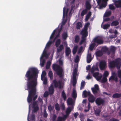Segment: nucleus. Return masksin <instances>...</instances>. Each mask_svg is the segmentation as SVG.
<instances>
[{
  "mask_svg": "<svg viewBox=\"0 0 121 121\" xmlns=\"http://www.w3.org/2000/svg\"><path fill=\"white\" fill-rule=\"evenodd\" d=\"M48 75L50 79H52L53 78V73L52 71H49Z\"/></svg>",
  "mask_w": 121,
  "mask_h": 121,
  "instance_id": "nucleus-48",
  "label": "nucleus"
},
{
  "mask_svg": "<svg viewBox=\"0 0 121 121\" xmlns=\"http://www.w3.org/2000/svg\"><path fill=\"white\" fill-rule=\"evenodd\" d=\"M61 96L63 98L64 101H65L66 99V95L65 94L64 91H63L62 92Z\"/></svg>",
  "mask_w": 121,
  "mask_h": 121,
  "instance_id": "nucleus-27",
  "label": "nucleus"
},
{
  "mask_svg": "<svg viewBox=\"0 0 121 121\" xmlns=\"http://www.w3.org/2000/svg\"><path fill=\"white\" fill-rule=\"evenodd\" d=\"M102 49L104 52L106 53L108 51V49L106 46H104L102 47Z\"/></svg>",
  "mask_w": 121,
  "mask_h": 121,
  "instance_id": "nucleus-42",
  "label": "nucleus"
},
{
  "mask_svg": "<svg viewBox=\"0 0 121 121\" xmlns=\"http://www.w3.org/2000/svg\"><path fill=\"white\" fill-rule=\"evenodd\" d=\"M64 115L63 117H58L57 120L58 121H63L67 118Z\"/></svg>",
  "mask_w": 121,
  "mask_h": 121,
  "instance_id": "nucleus-22",
  "label": "nucleus"
},
{
  "mask_svg": "<svg viewBox=\"0 0 121 121\" xmlns=\"http://www.w3.org/2000/svg\"><path fill=\"white\" fill-rule=\"evenodd\" d=\"M121 66V60L119 58H118L115 60L110 61L108 64V66L112 69L116 67L117 69H120Z\"/></svg>",
  "mask_w": 121,
  "mask_h": 121,
  "instance_id": "nucleus-2",
  "label": "nucleus"
},
{
  "mask_svg": "<svg viewBox=\"0 0 121 121\" xmlns=\"http://www.w3.org/2000/svg\"><path fill=\"white\" fill-rule=\"evenodd\" d=\"M93 76L95 78H96L98 76L99 73V72H96L93 73Z\"/></svg>",
  "mask_w": 121,
  "mask_h": 121,
  "instance_id": "nucleus-57",
  "label": "nucleus"
},
{
  "mask_svg": "<svg viewBox=\"0 0 121 121\" xmlns=\"http://www.w3.org/2000/svg\"><path fill=\"white\" fill-rule=\"evenodd\" d=\"M48 114L47 113L46 111V109L44 110V112L43 113V116L44 118H47L48 116Z\"/></svg>",
  "mask_w": 121,
  "mask_h": 121,
  "instance_id": "nucleus-52",
  "label": "nucleus"
},
{
  "mask_svg": "<svg viewBox=\"0 0 121 121\" xmlns=\"http://www.w3.org/2000/svg\"><path fill=\"white\" fill-rule=\"evenodd\" d=\"M85 82L84 81H82L81 83V87L80 89L82 90L84 88L85 85Z\"/></svg>",
  "mask_w": 121,
  "mask_h": 121,
  "instance_id": "nucleus-51",
  "label": "nucleus"
},
{
  "mask_svg": "<svg viewBox=\"0 0 121 121\" xmlns=\"http://www.w3.org/2000/svg\"><path fill=\"white\" fill-rule=\"evenodd\" d=\"M80 38L79 36L78 35L75 36V37L74 42L75 43H78L79 42Z\"/></svg>",
  "mask_w": 121,
  "mask_h": 121,
  "instance_id": "nucleus-29",
  "label": "nucleus"
},
{
  "mask_svg": "<svg viewBox=\"0 0 121 121\" xmlns=\"http://www.w3.org/2000/svg\"><path fill=\"white\" fill-rule=\"evenodd\" d=\"M96 104L98 106L103 105L105 103L104 100L100 97L97 98L95 100Z\"/></svg>",
  "mask_w": 121,
  "mask_h": 121,
  "instance_id": "nucleus-6",
  "label": "nucleus"
},
{
  "mask_svg": "<svg viewBox=\"0 0 121 121\" xmlns=\"http://www.w3.org/2000/svg\"><path fill=\"white\" fill-rule=\"evenodd\" d=\"M86 37L82 36V37L81 40L80 42L79 43L80 45H81L86 40Z\"/></svg>",
  "mask_w": 121,
  "mask_h": 121,
  "instance_id": "nucleus-33",
  "label": "nucleus"
},
{
  "mask_svg": "<svg viewBox=\"0 0 121 121\" xmlns=\"http://www.w3.org/2000/svg\"><path fill=\"white\" fill-rule=\"evenodd\" d=\"M117 73L118 74V76L119 78H120L119 82L120 84L121 85V70L118 69Z\"/></svg>",
  "mask_w": 121,
  "mask_h": 121,
  "instance_id": "nucleus-24",
  "label": "nucleus"
},
{
  "mask_svg": "<svg viewBox=\"0 0 121 121\" xmlns=\"http://www.w3.org/2000/svg\"><path fill=\"white\" fill-rule=\"evenodd\" d=\"M71 52V50L70 48L69 47L66 48L65 50V53L66 55L67 56H68Z\"/></svg>",
  "mask_w": 121,
  "mask_h": 121,
  "instance_id": "nucleus-13",
  "label": "nucleus"
},
{
  "mask_svg": "<svg viewBox=\"0 0 121 121\" xmlns=\"http://www.w3.org/2000/svg\"><path fill=\"white\" fill-rule=\"evenodd\" d=\"M99 67L101 70H105L107 67L106 62L104 60L100 61L99 62Z\"/></svg>",
  "mask_w": 121,
  "mask_h": 121,
  "instance_id": "nucleus-4",
  "label": "nucleus"
},
{
  "mask_svg": "<svg viewBox=\"0 0 121 121\" xmlns=\"http://www.w3.org/2000/svg\"><path fill=\"white\" fill-rule=\"evenodd\" d=\"M72 108V107H69L66 110L65 112L66 114L64 115V116H65L66 118H67L70 113L71 112Z\"/></svg>",
  "mask_w": 121,
  "mask_h": 121,
  "instance_id": "nucleus-12",
  "label": "nucleus"
},
{
  "mask_svg": "<svg viewBox=\"0 0 121 121\" xmlns=\"http://www.w3.org/2000/svg\"><path fill=\"white\" fill-rule=\"evenodd\" d=\"M94 42L97 43L98 45L102 44L103 43V41L102 39H99L97 38H96L94 39Z\"/></svg>",
  "mask_w": 121,
  "mask_h": 121,
  "instance_id": "nucleus-8",
  "label": "nucleus"
},
{
  "mask_svg": "<svg viewBox=\"0 0 121 121\" xmlns=\"http://www.w3.org/2000/svg\"><path fill=\"white\" fill-rule=\"evenodd\" d=\"M62 36L64 39H66L68 37V34L66 32H64L62 34Z\"/></svg>",
  "mask_w": 121,
  "mask_h": 121,
  "instance_id": "nucleus-36",
  "label": "nucleus"
},
{
  "mask_svg": "<svg viewBox=\"0 0 121 121\" xmlns=\"http://www.w3.org/2000/svg\"><path fill=\"white\" fill-rule=\"evenodd\" d=\"M109 73L107 71H105L103 74V76L107 77L109 75Z\"/></svg>",
  "mask_w": 121,
  "mask_h": 121,
  "instance_id": "nucleus-53",
  "label": "nucleus"
},
{
  "mask_svg": "<svg viewBox=\"0 0 121 121\" xmlns=\"http://www.w3.org/2000/svg\"><path fill=\"white\" fill-rule=\"evenodd\" d=\"M67 103L68 105H72L73 101L72 99L71 98H68L67 100Z\"/></svg>",
  "mask_w": 121,
  "mask_h": 121,
  "instance_id": "nucleus-20",
  "label": "nucleus"
},
{
  "mask_svg": "<svg viewBox=\"0 0 121 121\" xmlns=\"http://www.w3.org/2000/svg\"><path fill=\"white\" fill-rule=\"evenodd\" d=\"M83 94L84 97H86L87 96H89L91 94L90 91L87 92L86 90L84 91H83Z\"/></svg>",
  "mask_w": 121,
  "mask_h": 121,
  "instance_id": "nucleus-18",
  "label": "nucleus"
},
{
  "mask_svg": "<svg viewBox=\"0 0 121 121\" xmlns=\"http://www.w3.org/2000/svg\"><path fill=\"white\" fill-rule=\"evenodd\" d=\"M109 9L112 10H114L115 9L114 6L112 4H110L109 5Z\"/></svg>",
  "mask_w": 121,
  "mask_h": 121,
  "instance_id": "nucleus-61",
  "label": "nucleus"
},
{
  "mask_svg": "<svg viewBox=\"0 0 121 121\" xmlns=\"http://www.w3.org/2000/svg\"><path fill=\"white\" fill-rule=\"evenodd\" d=\"M58 88L59 89H61L62 88L61 85V83L60 81H58Z\"/></svg>",
  "mask_w": 121,
  "mask_h": 121,
  "instance_id": "nucleus-62",
  "label": "nucleus"
},
{
  "mask_svg": "<svg viewBox=\"0 0 121 121\" xmlns=\"http://www.w3.org/2000/svg\"><path fill=\"white\" fill-rule=\"evenodd\" d=\"M110 24H105L103 26V28L104 30L108 29L110 26Z\"/></svg>",
  "mask_w": 121,
  "mask_h": 121,
  "instance_id": "nucleus-41",
  "label": "nucleus"
},
{
  "mask_svg": "<svg viewBox=\"0 0 121 121\" xmlns=\"http://www.w3.org/2000/svg\"><path fill=\"white\" fill-rule=\"evenodd\" d=\"M100 112V110L99 109H97L96 110H95V115L97 116H99Z\"/></svg>",
  "mask_w": 121,
  "mask_h": 121,
  "instance_id": "nucleus-37",
  "label": "nucleus"
},
{
  "mask_svg": "<svg viewBox=\"0 0 121 121\" xmlns=\"http://www.w3.org/2000/svg\"><path fill=\"white\" fill-rule=\"evenodd\" d=\"M112 97L113 98H119L121 97V93H116L112 95Z\"/></svg>",
  "mask_w": 121,
  "mask_h": 121,
  "instance_id": "nucleus-21",
  "label": "nucleus"
},
{
  "mask_svg": "<svg viewBox=\"0 0 121 121\" xmlns=\"http://www.w3.org/2000/svg\"><path fill=\"white\" fill-rule=\"evenodd\" d=\"M87 12V9H84L82 10L81 13V16L82 17H83L85 14H86Z\"/></svg>",
  "mask_w": 121,
  "mask_h": 121,
  "instance_id": "nucleus-38",
  "label": "nucleus"
},
{
  "mask_svg": "<svg viewBox=\"0 0 121 121\" xmlns=\"http://www.w3.org/2000/svg\"><path fill=\"white\" fill-rule=\"evenodd\" d=\"M85 5L86 9L87 10H90L91 8V7L90 2L87 1L85 3Z\"/></svg>",
  "mask_w": 121,
  "mask_h": 121,
  "instance_id": "nucleus-14",
  "label": "nucleus"
},
{
  "mask_svg": "<svg viewBox=\"0 0 121 121\" xmlns=\"http://www.w3.org/2000/svg\"><path fill=\"white\" fill-rule=\"evenodd\" d=\"M78 48V46L76 45L74 47L72 50V52L73 54H75Z\"/></svg>",
  "mask_w": 121,
  "mask_h": 121,
  "instance_id": "nucleus-31",
  "label": "nucleus"
},
{
  "mask_svg": "<svg viewBox=\"0 0 121 121\" xmlns=\"http://www.w3.org/2000/svg\"><path fill=\"white\" fill-rule=\"evenodd\" d=\"M106 3H102L101 4L100 6V8H101L103 7H105L107 5V4Z\"/></svg>",
  "mask_w": 121,
  "mask_h": 121,
  "instance_id": "nucleus-63",
  "label": "nucleus"
},
{
  "mask_svg": "<svg viewBox=\"0 0 121 121\" xmlns=\"http://www.w3.org/2000/svg\"><path fill=\"white\" fill-rule=\"evenodd\" d=\"M99 71L98 67L97 65H93L91 69V72L92 74L95 71Z\"/></svg>",
  "mask_w": 121,
  "mask_h": 121,
  "instance_id": "nucleus-10",
  "label": "nucleus"
},
{
  "mask_svg": "<svg viewBox=\"0 0 121 121\" xmlns=\"http://www.w3.org/2000/svg\"><path fill=\"white\" fill-rule=\"evenodd\" d=\"M111 12L109 11H106L104 13V17H107L109 16L111 14Z\"/></svg>",
  "mask_w": 121,
  "mask_h": 121,
  "instance_id": "nucleus-26",
  "label": "nucleus"
},
{
  "mask_svg": "<svg viewBox=\"0 0 121 121\" xmlns=\"http://www.w3.org/2000/svg\"><path fill=\"white\" fill-rule=\"evenodd\" d=\"M82 24L80 22H78L76 25V28L77 29H80L81 27H82Z\"/></svg>",
  "mask_w": 121,
  "mask_h": 121,
  "instance_id": "nucleus-40",
  "label": "nucleus"
},
{
  "mask_svg": "<svg viewBox=\"0 0 121 121\" xmlns=\"http://www.w3.org/2000/svg\"><path fill=\"white\" fill-rule=\"evenodd\" d=\"M110 80H114L117 82L118 81V78L117 76L115 77L111 75L109 78V81Z\"/></svg>",
  "mask_w": 121,
  "mask_h": 121,
  "instance_id": "nucleus-15",
  "label": "nucleus"
},
{
  "mask_svg": "<svg viewBox=\"0 0 121 121\" xmlns=\"http://www.w3.org/2000/svg\"><path fill=\"white\" fill-rule=\"evenodd\" d=\"M60 43V39H58L56 42L55 45L56 47H58Z\"/></svg>",
  "mask_w": 121,
  "mask_h": 121,
  "instance_id": "nucleus-44",
  "label": "nucleus"
},
{
  "mask_svg": "<svg viewBox=\"0 0 121 121\" xmlns=\"http://www.w3.org/2000/svg\"><path fill=\"white\" fill-rule=\"evenodd\" d=\"M31 120L32 121L35 120V117L34 114H32L31 116Z\"/></svg>",
  "mask_w": 121,
  "mask_h": 121,
  "instance_id": "nucleus-64",
  "label": "nucleus"
},
{
  "mask_svg": "<svg viewBox=\"0 0 121 121\" xmlns=\"http://www.w3.org/2000/svg\"><path fill=\"white\" fill-rule=\"evenodd\" d=\"M64 49V46L62 44L60 45L59 47L57 49V52H59L61 51Z\"/></svg>",
  "mask_w": 121,
  "mask_h": 121,
  "instance_id": "nucleus-25",
  "label": "nucleus"
},
{
  "mask_svg": "<svg viewBox=\"0 0 121 121\" xmlns=\"http://www.w3.org/2000/svg\"><path fill=\"white\" fill-rule=\"evenodd\" d=\"M107 81V77L103 76V78L101 80V82L102 83H105Z\"/></svg>",
  "mask_w": 121,
  "mask_h": 121,
  "instance_id": "nucleus-50",
  "label": "nucleus"
},
{
  "mask_svg": "<svg viewBox=\"0 0 121 121\" xmlns=\"http://www.w3.org/2000/svg\"><path fill=\"white\" fill-rule=\"evenodd\" d=\"M96 45L95 44V43H92L91 44L89 47L90 49V51H92Z\"/></svg>",
  "mask_w": 121,
  "mask_h": 121,
  "instance_id": "nucleus-43",
  "label": "nucleus"
},
{
  "mask_svg": "<svg viewBox=\"0 0 121 121\" xmlns=\"http://www.w3.org/2000/svg\"><path fill=\"white\" fill-rule=\"evenodd\" d=\"M72 97L74 98H76L77 97V94L76 91L73 89L72 95Z\"/></svg>",
  "mask_w": 121,
  "mask_h": 121,
  "instance_id": "nucleus-34",
  "label": "nucleus"
},
{
  "mask_svg": "<svg viewBox=\"0 0 121 121\" xmlns=\"http://www.w3.org/2000/svg\"><path fill=\"white\" fill-rule=\"evenodd\" d=\"M45 60L43 58L41 59L40 58V63L41 66L42 67L44 66L45 63Z\"/></svg>",
  "mask_w": 121,
  "mask_h": 121,
  "instance_id": "nucleus-39",
  "label": "nucleus"
},
{
  "mask_svg": "<svg viewBox=\"0 0 121 121\" xmlns=\"http://www.w3.org/2000/svg\"><path fill=\"white\" fill-rule=\"evenodd\" d=\"M95 98L91 94L89 96L88 100L90 102L93 103L95 101Z\"/></svg>",
  "mask_w": 121,
  "mask_h": 121,
  "instance_id": "nucleus-11",
  "label": "nucleus"
},
{
  "mask_svg": "<svg viewBox=\"0 0 121 121\" xmlns=\"http://www.w3.org/2000/svg\"><path fill=\"white\" fill-rule=\"evenodd\" d=\"M87 30L85 29H83L81 31L80 34L82 35V36L86 37L88 35Z\"/></svg>",
  "mask_w": 121,
  "mask_h": 121,
  "instance_id": "nucleus-9",
  "label": "nucleus"
},
{
  "mask_svg": "<svg viewBox=\"0 0 121 121\" xmlns=\"http://www.w3.org/2000/svg\"><path fill=\"white\" fill-rule=\"evenodd\" d=\"M32 108H34L33 111L34 112H36L39 110V107L37 106Z\"/></svg>",
  "mask_w": 121,
  "mask_h": 121,
  "instance_id": "nucleus-54",
  "label": "nucleus"
},
{
  "mask_svg": "<svg viewBox=\"0 0 121 121\" xmlns=\"http://www.w3.org/2000/svg\"><path fill=\"white\" fill-rule=\"evenodd\" d=\"M79 56L78 55H77L75 59V62L76 63H77L79 61Z\"/></svg>",
  "mask_w": 121,
  "mask_h": 121,
  "instance_id": "nucleus-59",
  "label": "nucleus"
},
{
  "mask_svg": "<svg viewBox=\"0 0 121 121\" xmlns=\"http://www.w3.org/2000/svg\"><path fill=\"white\" fill-rule=\"evenodd\" d=\"M77 73V71L76 69H75L74 70L73 77V81L72 82L73 85L74 86L76 85L77 79L76 78Z\"/></svg>",
  "mask_w": 121,
  "mask_h": 121,
  "instance_id": "nucleus-7",
  "label": "nucleus"
},
{
  "mask_svg": "<svg viewBox=\"0 0 121 121\" xmlns=\"http://www.w3.org/2000/svg\"><path fill=\"white\" fill-rule=\"evenodd\" d=\"M49 95L48 92L47 91H46L44 94L43 96L45 97H47Z\"/></svg>",
  "mask_w": 121,
  "mask_h": 121,
  "instance_id": "nucleus-58",
  "label": "nucleus"
},
{
  "mask_svg": "<svg viewBox=\"0 0 121 121\" xmlns=\"http://www.w3.org/2000/svg\"><path fill=\"white\" fill-rule=\"evenodd\" d=\"M52 68L54 71L56 72L57 74L59 76L60 78L62 77L63 70L61 67L57 64H54L52 65Z\"/></svg>",
  "mask_w": 121,
  "mask_h": 121,
  "instance_id": "nucleus-3",
  "label": "nucleus"
},
{
  "mask_svg": "<svg viewBox=\"0 0 121 121\" xmlns=\"http://www.w3.org/2000/svg\"><path fill=\"white\" fill-rule=\"evenodd\" d=\"M46 75V72L45 71H43L41 76V79L42 80H43V78H44Z\"/></svg>",
  "mask_w": 121,
  "mask_h": 121,
  "instance_id": "nucleus-46",
  "label": "nucleus"
},
{
  "mask_svg": "<svg viewBox=\"0 0 121 121\" xmlns=\"http://www.w3.org/2000/svg\"><path fill=\"white\" fill-rule=\"evenodd\" d=\"M116 50V48L113 46H112L109 49V50L110 52L113 54L115 53V51Z\"/></svg>",
  "mask_w": 121,
  "mask_h": 121,
  "instance_id": "nucleus-32",
  "label": "nucleus"
},
{
  "mask_svg": "<svg viewBox=\"0 0 121 121\" xmlns=\"http://www.w3.org/2000/svg\"><path fill=\"white\" fill-rule=\"evenodd\" d=\"M115 2L118 3L115 4L117 7L121 8V0H116Z\"/></svg>",
  "mask_w": 121,
  "mask_h": 121,
  "instance_id": "nucleus-17",
  "label": "nucleus"
},
{
  "mask_svg": "<svg viewBox=\"0 0 121 121\" xmlns=\"http://www.w3.org/2000/svg\"><path fill=\"white\" fill-rule=\"evenodd\" d=\"M90 25V23L88 22L84 26V28L87 30L88 28Z\"/></svg>",
  "mask_w": 121,
  "mask_h": 121,
  "instance_id": "nucleus-60",
  "label": "nucleus"
},
{
  "mask_svg": "<svg viewBox=\"0 0 121 121\" xmlns=\"http://www.w3.org/2000/svg\"><path fill=\"white\" fill-rule=\"evenodd\" d=\"M66 9L65 7H64L63 9V18H64L65 16H67V13L68 11V9H67L66 11H65Z\"/></svg>",
  "mask_w": 121,
  "mask_h": 121,
  "instance_id": "nucleus-19",
  "label": "nucleus"
},
{
  "mask_svg": "<svg viewBox=\"0 0 121 121\" xmlns=\"http://www.w3.org/2000/svg\"><path fill=\"white\" fill-rule=\"evenodd\" d=\"M49 92L50 94H53L54 93V89L53 86L51 85L49 88Z\"/></svg>",
  "mask_w": 121,
  "mask_h": 121,
  "instance_id": "nucleus-16",
  "label": "nucleus"
},
{
  "mask_svg": "<svg viewBox=\"0 0 121 121\" xmlns=\"http://www.w3.org/2000/svg\"><path fill=\"white\" fill-rule=\"evenodd\" d=\"M91 90L93 93L96 96L98 95V91H99V88L98 85L97 84H95L94 87L91 88Z\"/></svg>",
  "mask_w": 121,
  "mask_h": 121,
  "instance_id": "nucleus-5",
  "label": "nucleus"
},
{
  "mask_svg": "<svg viewBox=\"0 0 121 121\" xmlns=\"http://www.w3.org/2000/svg\"><path fill=\"white\" fill-rule=\"evenodd\" d=\"M91 15V12H89L86 16L85 20L86 21H87Z\"/></svg>",
  "mask_w": 121,
  "mask_h": 121,
  "instance_id": "nucleus-30",
  "label": "nucleus"
},
{
  "mask_svg": "<svg viewBox=\"0 0 121 121\" xmlns=\"http://www.w3.org/2000/svg\"><path fill=\"white\" fill-rule=\"evenodd\" d=\"M119 24V22L117 20L113 21L112 22L111 24V26H116L118 25Z\"/></svg>",
  "mask_w": 121,
  "mask_h": 121,
  "instance_id": "nucleus-23",
  "label": "nucleus"
},
{
  "mask_svg": "<svg viewBox=\"0 0 121 121\" xmlns=\"http://www.w3.org/2000/svg\"><path fill=\"white\" fill-rule=\"evenodd\" d=\"M38 71L37 69L34 68L29 69L25 76V78H27V89L29 90V95L27 98L28 103H30L32 101L33 97L35 95L36 90V87L37 85V80Z\"/></svg>",
  "mask_w": 121,
  "mask_h": 121,
  "instance_id": "nucleus-1",
  "label": "nucleus"
},
{
  "mask_svg": "<svg viewBox=\"0 0 121 121\" xmlns=\"http://www.w3.org/2000/svg\"><path fill=\"white\" fill-rule=\"evenodd\" d=\"M96 56L98 57H100L103 55L102 52L100 50H98L95 53Z\"/></svg>",
  "mask_w": 121,
  "mask_h": 121,
  "instance_id": "nucleus-28",
  "label": "nucleus"
},
{
  "mask_svg": "<svg viewBox=\"0 0 121 121\" xmlns=\"http://www.w3.org/2000/svg\"><path fill=\"white\" fill-rule=\"evenodd\" d=\"M44 57H45L46 58H48V55L46 51H44V50L43 52V54L41 57V58L43 59Z\"/></svg>",
  "mask_w": 121,
  "mask_h": 121,
  "instance_id": "nucleus-35",
  "label": "nucleus"
},
{
  "mask_svg": "<svg viewBox=\"0 0 121 121\" xmlns=\"http://www.w3.org/2000/svg\"><path fill=\"white\" fill-rule=\"evenodd\" d=\"M53 82L54 84L55 87L56 88L59 85L58 82L56 79H55L53 80Z\"/></svg>",
  "mask_w": 121,
  "mask_h": 121,
  "instance_id": "nucleus-45",
  "label": "nucleus"
},
{
  "mask_svg": "<svg viewBox=\"0 0 121 121\" xmlns=\"http://www.w3.org/2000/svg\"><path fill=\"white\" fill-rule=\"evenodd\" d=\"M51 64V62L50 61H48L47 63L46 66V68L47 69H48L50 68Z\"/></svg>",
  "mask_w": 121,
  "mask_h": 121,
  "instance_id": "nucleus-49",
  "label": "nucleus"
},
{
  "mask_svg": "<svg viewBox=\"0 0 121 121\" xmlns=\"http://www.w3.org/2000/svg\"><path fill=\"white\" fill-rule=\"evenodd\" d=\"M52 41H49L47 44L46 45V47H49L52 44Z\"/></svg>",
  "mask_w": 121,
  "mask_h": 121,
  "instance_id": "nucleus-56",
  "label": "nucleus"
},
{
  "mask_svg": "<svg viewBox=\"0 0 121 121\" xmlns=\"http://www.w3.org/2000/svg\"><path fill=\"white\" fill-rule=\"evenodd\" d=\"M55 108L57 111H59L60 110V108L59 104L57 103H56L55 105Z\"/></svg>",
  "mask_w": 121,
  "mask_h": 121,
  "instance_id": "nucleus-47",
  "label": "nucleus"
},
{
  "mask_svg": "<svg viewBox=\"0 0 121 121\" xmlns=\"http://www.w3.org/2000/svg\"><path fill=\"white\" fill-rule=\"evenodd\" d=\"M56 32V30H54L53 31V32L52 33L50 37V39H52L54 37V35L55 33Z\"/></svg>",
  "mask_w": 121,
  "mask_h": 121,
  "instance_id": "nucleus-55",
  "label": "nucleus"
}]
</instances>
